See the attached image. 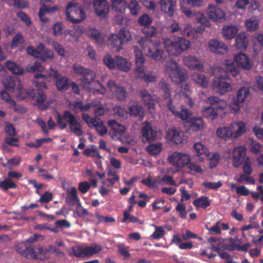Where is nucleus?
Masks as SVG:
<instances>
[{"label": "nucleus", "mask_w": 263, "mask_h": 263, "mask_svg": "<svg viewBox=\"0 0 263 263\" xmlns=\"http://www.w3.org/2000/svg\"><path fill=\"white\" fill-rule=\"evenodd\" d=\"M142 31L146 37L145 38V39L154 37L158 33L157 29L155 27L150 26V25L144 27Z\"/></svg>", "instance_id": "5fc2aeb1"}, {"label": "nucleus", "mask_w": 263, "mask_h": 263, "mask_svg": "<svg viewBox=\"0 0 263 263\" xmlns=\"http://www.w3.org/2000/svg\"><path fill=\"white\" fill-rule=\"evenodd\" d=\"M193 80L200 86L206 88L208 86V80L205 76L200 73H194L192 75Z\"/></svg>", "instance_id": "a18cd8bd"}, {"label": "nucleus", "mask_w": 263, "mask_h": 263, "mask_svg": "<svg viewBox=\"0 0 263 263\" xmlns=\"http://www.w3.org/2000/svg\"><path fill=\"white\" fill-rule=\"evenodd\" d=\"M168 162L178 168H182L190 161V156L186 154L174 152L168 157Z\"/></svg>", "instance_id": "ddd939ff"}, {"label": "nucleus", "mask_w": 263, "mask_h": 263, "mask_svg": "<svg viewBox=\"0 0 263 263\" xmlns=\"http://www.w3.org/2000/svg\"><path fill=\"white\" fill-rule=\"evenodd\" d=\"M160 86L164 93L163 98L164 101L171 98V91L168 84L164 81L160 82Z\"/></svg>", "instance_id": "e2e57ef3"}, {"label": "nucleus", "mask_w": 263, "mask_h": 263, "mask_svg": "<svg viewBox=\"0 0 263 263\" xmlns=\"http://www.w3.org/2000/svg\"><path fill=\"white\" fill-rule=\"evenodd\" d=\"M167 137L169 140L177 144L182 143L183 141L182 133L175 127L168 130Z\"/></svg>", "instance_id": "bb28decb"}, {"label": "nucleus", "mask_w": 263, "mask_h": 263, "mask_svg": "<svg viewBox=\"0 0 263 263\" xmlns=\"http://www.w3.org/2000/svg\"><path fill=\"white\" fill-rule=\"evenodd\" d=\"M193 204L196 208H201L205 209L210 205L211 202L208 197L202 196L194 200Z\"/></svg>", "instance_id": "c03bdc74"}, {"label": "nucleus", "mask_w": 263, "mask_h": 263, "mask_svg": "<svg viewBox=\"0 0 263 263\" xmlns=\"http://www.w3.org/2000/svg\"><path fill=\"white\" fill-rule=\"evenodd\" d=\"M190 130L193 131L201 130L204 128V123L202 118L193 117L187 122Z\"/></svg>", "instance_id": "c756f323"}, {"label": "nucleus", "mask_w": 263, "mask_h": 263, "mask_svg": "<svg viewBox=\"0 0 263 263\" xmlns=\"http://www.w3.org/2000/svg\"><path fill=\"white\" fill-rule=\"evenodd\" d=\"M16 252L23 257L29 259H43L42 256H37L33 246L28 243L20 242L15 246Z\"/></svg>", "instance_id": "9d476101"}, {"label": "nucleus", "mask_w": 263, "mask_h": 263, "mask_svg": "<svg viewBox=\"0 0 263 263\" xmlns=\"http://www.w3.org/2000/svg\"><path fill=\"white\" fill-rule=\"evenodd\" d=\"M239 73L238 68L234 66V64H228L226 66V71L223 76H228L229 78V74L233 77H236Z\"/></svg>", "instance_id": "13d9d810"}, {"label": "nucleus", "mask_w": 263, "mask_h": 263, "mask_svg": "<svg viewBox=\"0 0 263 263\" xmlns=\"http://www.w3.org/2000/svg\"><path fill=\"white\" fill-rule=\"evenodd\" d=\"M108 39L109 45L113 48H115L116 51H119L122 49L123 43L118 34H111Z\"/></svg>", "instance_id": "c9c22d12"}, {"label": "nucleus", "mask_w": 263, "mask_h": 263, "mask_svg": "<svg viewBox=\"0 0 263 263\" xmlns=\"http://www.w3.org/2000/svg\"><path fill=\"white\" fill-rule=\"evenodd\" d=\"M73 70L76 74L81 76V81L83 86L85 88H88L87 85L93 82L96 78V73L93 70L81 65H74Z\"/></svg>", "instance_id": "1a4fd4ad"}, {"label": "nucleus", "mask_w": 263, "mask_h": 263, "mask_svg": "<svg viewBox=\"0 0 263 263\" xmlns=\"http://www.w3.org/2000/svg\"><path fill=\"white\" fill-rule=\"evenodd\" d=\"M24 39L21 33H17L15 35L12 40L11 43V48L12 49L18 47L19 45L24 43Z\"/></svg>", "instance_id": "680f3d73"}, {"label": "nucleus", "mask_w": 263, "mask_h": 263, "mask_svg": "<svg viewBox=\"0 0 263 263\" xmlns=\"http://www.w3.org/2000/svg\"><path fill=\"white\" fill-rule=\"evenodd\" d=\"M136 73L138 78L143 79L145 82H152L156 81L155 76H153L151 73H145L143 65H139L136 68Z\"/></svg>", "instance_id": "473e14b6"}, {"label": "nucleus", "mask_w": 263, "mask_h": 263, "mask_svg": "<svg viewBox=\"0 0 263 263\" xmlns=\"http://www.w3.org/2000/svg\"><path fill=\"white\" fill-rule=\"evenodd\" d=\"M246 149L245 146L235 147L233 152L232 164L235 168H239L245 161Z\"/></svg>", "instance_id": "2eb2a0df"}, {"label": "nucleus", "mask_w": 263, "mask_h": 263, "mask_svg": "<svg viewBox=\"0 0 263 263\" xmlns=\"http://www.w3.org/2000/svg\"><path fill=\"white\" fill-rule=\"evenodd\" d=\"M138 23L141 26H147L152 23V18L147 14L144 13L139 17Z\"/></svg>", "instance_id": "bf43d9fd"}, {"label": "nucleus", "mask_w": 263, "mask_h": 263, "mask_svg": "<svg viewBox=\"0 0 263 263\" xmlns=\"http://www.w3.org/2000/svg\"><path fill=\"white\" fill-rule=\"evenodd\" d=\"M164 45L169 54L178 56L183 51L187 49L190 45V42L180 36L166 37L164 39Z\"/></svg>", "instance_id": "20e7f679"}, {"label": "nucleus", "mask_w": 263, "mask_h": 263, "mask_svg": "<svg viewBox=\"0 0 263 263\" xmlns=\"http://www.w3.org/2000/svg\"><path fill=\"white\" fill-rule=\"evenodd\" d=\"M249 44V41L247 34L242 32L238 34L235 39V45L239 50H245L247 49Z\"/></svg>", "instance_id": "c85d7f7f"}, {"label": "nucleus", "mask_w": 263, "mask_h": 263, "mask_svg": "<svg viewBox=\"0 0 263 263\" xmlns=\"http://www.w3.org/2000/svg\"><path fill=\"white\" fill-rule=\"evenodd\" d=\"M211 51L214 53L222 54L227 51V46L222 41L217 40H211L209 43Z\"/></svg>", "instance_id": "4be33fe9"}, {"label": "nucleus", "mask_w": 263, "mask_h": 263, "mask_svg": "<svg viewBox=\"0 0 263 263\" xmlns=\"http://www.w3.org/2000/svg\"><path fill=\"white\" fill-rule=\"evenodd\" d=\"M92 5L97 15L101 18H104L108 13L109 6L106 0H93Z\"/></svg>", "instance_id": "dca6fc26"}, {"label": "nucleus", "mask_w": 263, "mask_h": 263, "mask_svg": "<svg viewBox=\"0 0 263 263\" xmlns=\"http://www.w3.org/2000/svg\"><path fill=\"white\" fill-rule=\"evenodd\" d=\"M2 83L7 91L16 93L17 97L21 99L26 98V89L23 88L21 81L17 78L6 76L3 79Z\"/></svg>", "instance_id": "423d86ee"}, {"label": "nucleus", "mask_w": 263, "mask_h": 263, "mask_svg": "<svg viewBox=\"0 0 263 263\" xmlns=\"http://www.w3.org/2000/svg\"><path fill=\"white\" fill-rule=\"evenodd\" d=\"M141 50L137 46L134 47V52L135 56L136 67L142 66L145 62L143 54L151 57L155 60H160L163 58V51L159 50L157 45L154 44L151 40L142 38L138 41Z\"/></svg>", "instance_id": "f257e3e1"}, {"label": "nucleus", "mask_w": 263, "mask_h": 263, "mask_svg": "<svg viewBox=\"0 0 263 263\" xmlns=\"http://www.w3.org/2000/svg\"><path fill=\"white\" fill-rule=\"evenodd\" d=\"M159 4L162 11L170 16L174 14L175 7L176 6V0H160Z\"/></svg>", "instance_id": "b1692460"}, {"label": "nucleus", "mask_w": 263, "mask_h": 263, "mask_svg": "<svg viewBox=\"0 0 263 263\" xmlns=\"http://www.w3.org/2000/svg\"><path fill=\"white\" fill-rule=\"evenodd\" d=\"M202 115L205 118L211 120L218 117L217 111L211 105L202 110Z\"/></svg>", "instance_id": "ea45409f"}, {"label": "nucleus", "mask_w": 263, "mask_h": 263, "mask_svg": "<svg viewBox=\"0 0 263 263\" xmlns=\"http://www.w3.org/2000/svg\"><path fill=\"white\" fill-rule=\"evenodd\" d=\"M8 178H5L4 180H0V189L4 191H7L9 189H15L17 188V184L12 181V178L19 179L23 175L19 172L9 171L8 174Z\"/></svg>", "instance_id": "4468645a"}, {"label": "nucleus", "mask_w": 263, "mask_h": 263, "mask_svg": "<svg viewBox=\"0 0 263 263\" xmlns=\"http://www.w3.org/2000/svg\"><path fill=\"white\" fill-rule=\"evenodd\" d=\"M90 37L95 40V41L99 45H102L104 43V40L100 33L97 30L92 31L89 35Z\"/></svg>", "instance_id": "774afa93"}, {"label": "nucleus", "mask_w": 263, "mask_h": 263, "mask_svg": "<svg viewBox=\"0 0 263 263\" xmlns=\"http://www.w3.org/2000/svg\"><path fill=\"white\" fill-rule=\"evenodd\" d=\"M33 83L38 89H26L25 96L26 98L30 97L38 103L44 102L46 100V96L43 92V90L47 88L46 84L45 82L37 80H34Z\"/></svg>", "instance_id": "0eeeda50"}, {"label": "nucleus", "mask_w": 263, "mask_h": 263, "mask_svg": "<svg viewBox=\"0 0 263 263\" xmlns=\"http://www.w3.org/2000/svg\"><path fill=\"white\" fill-rule=\"evenodd\" d=\"M143 138L145 140L151 142L157 139V132L154 130L148 122H145L142 129Z\"/></svg>", "instance_id": "412c9836"}, {"label": "nucleus", "mask_w": 263, "mask_h": 263, "mask_svg": "<svg viewBox=\"0 0 263 263\" xmlns=\"http://www.w3.org/2000/svg\"><path fill=\"white\" fill-rule=\"evenodd\" d=\"M112 92L118 100L123 101L126 98V90L120 85H118Z\"/></svg>", "instance_id": "603ef678"}, {"label": "nucleus", "mask_w": 263, "mask_h": 263, "mask_svg": "<svg viewBox=\"0 0 263 263\" xmlns=\"http://www.w3.org/2000/svg\"><path fill=\"white\" fill-rule=\"evenodd\" d=\"M217 136L225 140L233 137V133L230 127L223 126L219 127L217 130Z\"/></svg>", "instance_id": "a19ab883"}, {"label": "nucleus", "mask_w": 263, "mask_h": 263, "mask_svg": "<svg viewBox=\"0 0 263 263\" xmlns=\"http://www.w3.org/2000/svg\"><path fill=\"white\" fill-rule=\"evenodd\" d=\"M165 70L173 82H180L181 89L187 91L190 90L189 85L185 82L187 78L186 71L180 68L176 62L172 60L167 62Z\"/></svg>", "instance_id": "7ed1b4c3"}, {"label": "nucleus", "mask_w": 263, "mask_h": 263, "mask_svg": "<svg viewBox=\"0 0 263 263\" xmlns=\"http://www.w3.org/2000/svg\"><path fill=\"white\" fill-rule=\"evenodd\" d=\"M235 61L238 67L243 70H250L252 67V61L246 54L240 53L235 55Z\"/></svg>", "instance_id": "a211bd4d"}, {"label": "nucleus", "mask_w": 263, "mask_h": 263, "mask_svg": "<svg viewBox=\"0 0 263 263\" xmlns=\"http://www.w3.org/2000/svg\"><path fill=\"white\" fill-rule=\"evenodd\" d=\"M65 15L67 20L72 24H78L86 18V13L78 3L70 2L66 8Z\"/></svg>", "instance_id": "39448f33"}, {"label": "nucleus", "mask_w": 263, "mask_h": 263, "mask_svg": "<svg viewBox=\"0 0 263 263\" xmlns=\"http://www.w3.org/2000/svg\"><path fill=\"white\" fill-rule=\"evenodd\" d=\"M108 126L115 133L123 134L125 132V127L122 124L119 123L115 120L108 121Z\"/></svg>", "instance_id": "8fccbe9b"}, {"label": "nucleus", "mask_w": 263, "mask_h": 263, "mask_svg": "<svg viewBox=\"0 0 263 263\" xmlns=\"http://www.w3.org/2000/svg\"><path fill=\"white\" fill-rule=\"evenodd\" d=\"M259 20L255 16L250 17L245 22V26L247 30L249 31H254L256 30L259 25Z\"/></svg>", "instance_id": "79ce46f5"}, {"label": "nucleus", "mask_w": 263, "mask_h": 263, "mask_svg": "<svg viewBox=\"0 0 263 263\" xmlns=\"http://www.w3.org/2000/svg\"><path fill=\"white\" fill-rule=\"evenodd\" d=\"M5 67L15 75H21L24 72V69L21 66L10 61H8L5 63Z\"/></svg>", "instance_id": "58836bf2"}, {"label": "nucleus", "mask_w": 263, "mask_h": 263, "mask_svg": "<svg viewBox=\"0 0 263 263\" xmlns=\"http://www.w3.org/2000/svg\"><path fill=\"white\" fill-rule=\"evenodd\" d=\"M57 89L60 91H65L70 87L69 79L66 76H61L54 81Z\"/></svg>", "instance_id": "7c9ffc66"}, {"label": "nucleus", "mask_w": 263, "mask_h": 263, "mask_svg": "<svg viewBox=\"0 0 263 263\" xmlns=\"http://www.w3.org/2000/svg\"><path fill=\"white\" fill-rule=\"evenodd\" d=\"M149 154L154 156L159 154L161 151V144L160 143L152 144L147 147Z\"/></svg>", "instance_id": "69168bd1"}, {"label": "nucleus", "mask_w": 263, "mask_h": 263, "mask_svg": "<svg viewBox=\"0 0 263 263\" xmlns=\"http://www.w3.org/2000/svg\"><path fill=\"white\" fill-rule=\"evenodd\" d=\"M202 185L209 189L216 190L221 187L222 183L220 181L217 182L204 181L202 183Z\"/></svg>", "instance_id": "338daca9"}, {"label": "nucleus", "mask_w": 263, "mask_h": 263, "mask_svg": "<svg viewBox=\"0 0 263 263\" xmlns=\"http://www.w3.org/2000/svg\"><path fill=\"white\" fill-rule=\"evenodd\" d=\"M208 100L210 105H212L217 111L218 110L224 109L227 106L226 101L217 97H210Z\"/></svg>", "instance_id": "2f4dec72"}, {"label": "nucleus", "mask_w": 263, "mask_h": 263, "mask_svg": "<svg viewBox=\"0 0 263 263\" xmlns=\"http://www.w3.org/2000/svg\"><path fill=\"white\" fill-rule=\"evenodd\" d=\"M235 180L238 183H242L243 182H246L248 184H255L256 181L254 177L246 175V174L243 173L240 174L237 178H235Z\"/></svg>", "instance_id": "3c124183"}, {"label": "nucleus", "mask_w": 263, "mask_h": 263, "mask_svg": "<svg viewBox=\"0 0 263 263\" xmlns=\"http://www.w3.org/2000/svg\"><path fill=\"white\" fill-rule=\"evenodd\" d=\"M90 124L96 129L99 135L103 136L107 133V128L102 122H98L95 118H91Z\"/></svg>", "instance_id": "49530a36"}, {"label": "nucleus", "mask_w": 263, "mask_h": 263, "mask_svg": "<svg viewBox=\"0 0 263 263\" xmlns=\"http://www.w3.org/2000/svg\"><path fill=\"white\" fill-rule=\"evenodd\" d=\"M114 115L119 118L124 119L127 117L128 112L126 110L124 107L121 106H116L112 108Z\"/></svg>", "instance_id": "864d4df0"}, {"label": "nucleus", "mask_w": 263, "mask_h": 263, "mask_svg": "<svg viewBox=\"0 0 263 263\" xmlns=\"http://www.w3.org/2000/svg\"><path fill=\"white\" fill-rule=\"evenodd\" d=\"M168 109L176 117H178L182 120L190 118L192 116V112L184 106H181L180 111L172 99H168L165 101Z\"/></svg>", "instance_id": "9b49d317"}, {"label": "nucleus", "mask_w": 263, "mask_h": 263, "mask_svg": "<svg viewBox=\"0 0 263 263\" xmlns=\"http://www.w3.org/2000/svg\"><path fill=\"white\" fill-rule=\"evenodd\" d=\"M55 119L57 125L60 129H65L67 126V123H68L71 132L78 137L83 135L82 125L77 120L76 116L70 111L65 110L62 115L59 112L56 111Z\"/></svg>", "instance_id": "f03ea898"}, {"label": "nucleus", "mask_w": 263, "mask_h": 263, "mask_svg": "<svg viewBox=\"0 0 263 263\" xmlns=\"http://www.w3.org/2000/svg\"><path fill=\"white\" fill-rule=\"evenodd\" d=\"M102 250L101 245L95 244L93 246L85 247L78 246L71 248V254L77 257H90L99 253Z\"/></svg>", "instance_id": "6e6552de"}, {"label": "nucleus", "mask_w": 263, "mask_h": 263, "mask_svg": "<svg viewBox=\"0 0 263 263\" xmlns=\"http://www.w3.org/2000/svg\"><path fill=\"white\" fill-rule=\"evenodd\" d=\"M182 11L186 16L193 17L196 22L204 25L205 26H209L210 25L209 21L202 13L200 12H193L186 8H182Z\"/></svg>", "instance_id": "6ab92c4d"}, {"label": "nucleus", "mask_w": 263, "mask_h": 263, "mask_svg": "<svg viewBox=\"0 0 263 263\" xmlns=\"http://www.w3.org/2000/svg\"><path fill=\"white\" fill-rule=\"evenodd\" d=\"M242 169L243 171V173L246 174V175H248L251 176L253 172V168H252V162L249 157L247 156L245 161L242 163Z\"/></svg>", "instance_id": "6e6d98bb"}, {"label": "nucleus", "mask_w": 263, "mask_h": 263, "mask_svg": "<svg viewBox=\"0 0 263 263\" xmlns=\"http://www.w3.org/2000/svg\"><path fill=\"white\" fill-rule=\"evenodd\" d=\"M168 31L171 33H176L180 31V34L184 36L190 37L192 36L191 27L190 26L185 27L183 29H181L179 25L177 23H174L167 28Z\"/></svg>", "instance_id": "393cba45"}, {"label": "nucleus", "mask_w": 263, "mask_h": 263, "mask_svg": "<svg viewBox=\"0 0 263 263\" xmlns=\"http://www.w3.org/2000/svg\"><path fill=\"white\" fill-rule=\"evenodd\" d=\"M250 91L248 87H241L237 92V104L242 103L247 100L250 97Z\"/></svg>", "instance_id": "e433bc0d"}, {"label": "nucleus", "mask_w": 263, "mask_h": 263, "mask_svg": "<svg viewBox=\"0 0 263 263\" xmlns=\"http://www.w3.org/2000/svg\"><path fill=\"white\" fill-rule=\"evenodd\" d=\"M237 129L235 133H233V138H237L243 135L246 132V124L243 122H239L236 123Z\"/></svg>", "instance_id": "0e129e2a"}, {"label": "nucleus", "mask_w": 263, "mask_h": 263, "mask_svg": "<svg viewBox=\"0 0 263 263\" xmlns=\"http://www.w3.org/2000/svg\"><path fill=\"white\" fill-rule=\"evenodd\" d=\"M139 95L140 98L144 101V103L147 105L149 109H154L155 104L152 99V96L145 89L141 90Z\"/></svg>", "instance_id": "4c0bfd02"}, {"label": "nucleus", "mask_w": 263, "mask_h": 263, "mask_svg": "<svg viewBox=\"0 0 263 263\" xmlns=\"http://www.w3.org/2000/svg\"><path fill=\"white\" fill-rule=\"evenodd\" d=\"M229 242L230 243L226 245V249L230 251H237V248L241 243V240L237 237H230Z\"/></svg>", "instance_id": "4d7b16f0"}, {"label": "nucleus", "mask_w": 263, "mask_h": 263, "mask_svg": "<svg viewBox=\"0 0 263 263\" xmlns=\"http://www.w3.org/2000/svg\"><path fill=\"white\" fill-rule=\"evenodd\" d=\"M128 114L130 117L142 120L144 116V111L141 105L135 103L128 107Z\"/></svg>", "instance_id": "a878e982"}, {"label": "nucleus", "mask_w": 263, "mask_h": 263, "mask_svg": "<svg viewBox=\"0 0 263 263\" xmlns=\"http://www.w3.org/2000/svg\"><path fill=\"white\" fill-rule=\"evenodd\" d=\"M79 200L76 187L74 186L71 187L70 190L67 192L65 202L69 205H73L77 202L79 201Z\"/></svg>", "instance_id": "f704fd0d"}, {"label": "nucleus", "mask_w": 263, "mask_h": 263, "mask_svg": "<svg viewBox=\"0 0 263 263\" xmlns=\"http://www.w3.org/2000/svg\"><path fill=\"white\" fill-rule=\"evenodd\" d=\"M111 3L112 8L120 12H123L127 7L125 0H111Z\"/></svg>", "instance_id": "de8ad7c7"}, {"label": "nucleus", "mask_w": 263, "mask_h": 263, "mask_svg": "<svg viewBox=\"0 0 263 263\" xmlns=\"http://www.w3.org/2000/svg\"><path fill=\"white\" fill-rule=\"evenodd\" d=\"M206 13L208 16L214 21H219L224 18L225 13L223 10L216 5H209Z\"/></svg>", "instance_id": "f3484780"}, {"label": "nucleus", "mask_w": 263, "mask_h": 263, "mask_svg": "<svg viewBox=\"0 0 263 263\" xmlns=\"http://www.w3.org/2000/svg\"><path fill=\"white\" fill-rule=\"evenodd\" d=\"M116 66L117 68L124 72H127L130 68V63L126 59L121 57H116Z\"/></svg>", "instance_id": "72a5a7b5"}, {"label": "nucleus", "mask_w": 263, "mask_h": 263, "mask_svg": "<svg viewBox=\"0 0 263 263\" xmlns=\"http://www.w3.org/2000/svg\"><path fill=\"white\" fill-rule=\"evenodd\" d=\"M183 63L185 66L191 69H197L201 70L203 66L200 59L195 56L189 55L185 57L183 59Z\"/></svg>", "instance_id": "aec40b11"}, {"label": "nucleus", "mask_w": 263, "mask_h": 263, "mask_svg": "<svg viewBox=\"0 0 263 263\" xmlns=\"http://www.w3.org/2000/svg\"><path fill=\"white\" fill-rule=\"evenodd\" d=\"M118 35L120 36V39L123 44L130 41L131 39V35L130 32L126 28H121Z\"/></svg>", "instance_id": "052dcab7"}, {"label": "nucleus", "mask_w": 263, "mask_h": 263, "mask_svg": "<svg viewBox=\"0 0 263 263\" xmlns=\"http://www.w3.org/2000/svg\"><path fill=\"white\" fill-rule=\"evenodd\" d=\"M58 10V7L56 6L50 7L45 5V3L42 4L39 12V16L40 20L44 23L48 21V18L45 17V14L47 13H52Z\"/></svg>", "instance_id": "cd10ccee"}, {"label": "nucleus", "mask_w": 263, "mask_h": 263, "mask_svg": "<svg viewBox=\"0 0 263 263\" xmlns=\"http://www.w3.org/2000/svg\"><path fill=\"white\" fill-rule=\"evenodd\" d=\"M237 32V27L233 25L224 27L222 30L223 35L226 39H233Z\"/></svg>", "instance_id": "37998d69"}, {"label": "nucleus", "mask_w": 263, "mask_h": 263, "mask_svg": "<svg viewBox=\"0 0 263 263\" xmlns=\"http://www.w3.org/2000/svg\"><path fill=\"white\" fill-rule=\"evenodd\" d=\"M194 149L195 153L193 156H196L198 158L197 160L200 162H202L209 154L206 147L200 142L195 143Z\"/></svg>", "instance_id": "5701e85b"}, {"label": "nucleus", "mask_w": 263, "mask_h": 263, "mask_svg": "<svg viewBox=\"0 0 263 263\" xmlns=\"http://www.w3.org/2000/svg\"><path fill=\"white\" fill-rule=\"evenodd\" d=\"M127 7L133 15H137L141 12V7L137 0H130Z\"/></svg>", "instance_id": "09e8293b"}, {"label": "nucleus", "mask_w": 263, "mask_h": 263, "mask_svg": "<svg viewBox=\"0 0 263 263\" xmlns=\"http://www.w3.org/2000/svg\"><path fill=\"white\" fill-rule=\"evenodd\" d=\"M228 79V76H223L221 75L218 79L214 80L212 83V88L217 93L220 95H224L227 92L232 90L231 84L226 82Z\"/></svg>", "instance_id": "f8f14e48"}]
</instances>
